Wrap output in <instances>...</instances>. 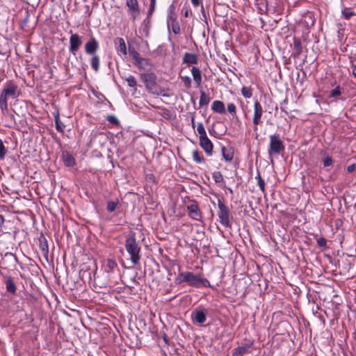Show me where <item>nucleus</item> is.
<instances>
[{
	"mask_svg": "<svg viewBox=\"0 0 356 356\" xmlns=\"http://www.w3.org/2000/svg\"><path fill=\"white\" fill-rule=\"evenodd\" d=\"M176 281L178 283L186 282L189 286L196 288L207 287L210 283L206 278L200 274L195 275L191 272H181L178 274Z\"/></svg>",
	"mask_w": 356,
	"mask_h": 356,
	"instance_id": "1",
	"label": "nucleus"
},
{
	"mask_svg": "<svg viewBox=\"0 0 356 356\" xmlns=\"http://www.w3.org/2000/svg\"><path fill=\"white\" fill-rule=\"evenodd\" d=\"M17 96V86L15 84L8 83L5 86L0 94V108L2 111L7 110L8 99H15Z\"/></svg>",
	"mask_w": 356,
	"mask_h": 356,
	"instance_id": "2",
	"label": "nucleus"
},
{
	"mask_svg": "<svg viewBox=\"0 0 356 356\" xmlns=\"http://www.w3.org/2000/svg\"><path fill=\"white\" fill-rule=\"evenodd\" d=\"M125 248L127 252L131 256V261L134 264H137L140 259V248L134 236L131 235L127 238Z\"/></svg>",
	"mask_w": 356,
	"mask_h": 356,
	"instance_id": "3",
	"label": "nucleus"
},
{
	"mask_svg": "<svg viewBox=\"0 0 356 356\" xmlns=\"http://www.w3.org/2000/svg\"><path fill=\"white\" fill-rule=\"evenodd\" d=\"M284 149V145L278 134L270 136V144L268 150L270 156L278 155Z\"/></svg>",
	"mask_w": 356,
	"mask_h": 356,
	"instance_id": "4",
	"label": "nucleus"
},
{
	"mask_svg": "<svg viewBox=\"0 0 356 356\" xmlns=\"http://www.w3.org/2000/svg\"><path fill=\"white\" fill-rule=\"evenodd\" d=\"M140 79L145 83V88L151 92H156V76L154 73H143Z\"/></svg>",
	"mask_w": 356,
	"mask_h": 356,
	"instance_id": "5",
	"label": "nucleus"
},
{
	"mask_svg": "<svg viewBox=\"0 0 356 356\" xmlns=\"http://www.w3.org/2000/svg\"><path fill=\"white\" fill-rule=\"evenodd\" d=\"M207 311L201 307H197L191 314V320L194 324L202 325L207 320Z\"/></svg>",
	"mask_w": 356,
	"mask_h": 356,
	"instance_id": "6",
	"label": "nucleus"
},
{
	"mask_svg": "<svg viewBox=\"0 0 356 356\" xmlns=\"http://www.w3.org/2000/svg\"><path fill=\"white\" fill-rule=\"evenodd\" d=\"M263 108L261 104L258 101H255L254 103V113H253V129L254 131L258 130V125L260 124L261 121V117L263 115Z\"/></svg>",
	"mask_w": 356,
	"mask_h": 356,
	"instance_id": "7",
	"label": "nucleus"
},
{
	"mask_svg": "<svg viewBox=\"0 0 356 356\" xmlns=\"http://www.w3.org/2000/svg\"><path fill=\"white\" fill-rule=\"evenodd\" d=\"M218 207L219 209L218 216L220 218V222L225 227H229V214L228 208L220 201H218Z\"/></svg>",
	"mask_w": 356,
	"mask_h": 356,
	"instance_id": "8",
	"label": "nucleus"
},
{
	"mask_svg": "<svg viewBox=\"0 0 356 356\" xmlns=\"http://www.w3.org/2000/svg\"><path fill=\"white\" fill-rule=\"evenodd\" d=\"M135 64L140 68L144 70H149L152 67L151 63L146 58H142L140 56L139 54L133 50L130 52Z\"/></svg>",
	"mask_w": 356,
	"mask_h": 356,
	"instance_id": "9",
	"label": "nucleus"
},
{
	"mask_svg": "<svg viewBox=\"0 0 356 356\" xmlns=\"http://www.w3.org/2000/svg\"><path fill=\"white\" fill-rule=\"evenodd\" d=\"M127 6L129 8V14L133 20L136 19L140 16V10L137 0H126Z\"/></svg>",
	"mask_w": 356,
	"mask_h": 356,
	"instance_id": "10",
	"label": "nucleus"
},
{
	"mask_svg": "<svg viewBox=\"0 0 356 356\" xmlns=\"http://www.w3.org/2000/svg\"><path fill=\"white\" fill-rule=\"evenodd\" d=\"M82 44L81 37L76 33H73L70 38L69 50L74 54L79 50Z\"/></svg>",
	"mask_w": 356,
	"mask_h": 356,
	"instance_id": "11",
	"label": "nucleus"
},
{
	"mask_svg": "<svg viewBox=\"0 0 356 356\" xmlns=\"http://www.w3.org/2000/svg\"><path fill=\"white\" fill-rule=\"evenodd\" d=\"M85 51L87 54L93 56L96 55L95 53L99 49V44L98 41L95 38H91L85 44Z\"/></svg>",
	"mask_w": 356,
	"mask_h": 356,
	"instance_id": "12",
	"label": "nucleus"
},
{
	"mask_svg": "<svg viewBox=\"0 0 356 356\" xmlns=\"http://www.w3.org/2000/svg\"><path fill=\"white\" fill-rule=\"evenodd\" d=\"M200 145L204 150L207 155L211 156L212 154L213 146L207 135L205 136L200 137Z\"/></svg>",
	"mask_w": 356,
	"mask_h": 356,
	"instance_id": "13",
	"label": "nucleus"
},
{
	"mask_svg": "<svg viewBox=\"0 0 356 356\" xmlns=\"http://www.w3.org/2000/svg\"><path fill=\"white\" fill-rule=\"evenodd\" d=\"M188 216L195 220H200L201 212L196 204H191L187 207Z\"/></svg>",
	"mask_w": 356,
	"mask_h": 356,
	"instance_id": "14",
	"label": "nucleus"
},
{
	"mask_svg": "<svg viewBox=\"0 0 356 356\" xmlns=\"http://www.w3.org/2000/svg\"><path fill=\"white\" fill-rule=\"evenodd\" d=\"M167 24L168 28H171L172 32L175 34H178L180 31L179 24L177 22L175 18L173 17L172 14H170L168 17Z\"/></svg>",
	"mask_w": 356,
	"mask_h": 356,
	"instance_id": "15",
	"label": "nucleus"
},
{
	"mask_svg": "<svg viewBox=\"0 0 356 356\" xmlns=\"http://www.w3.org/2000/svg\"><path fill=\"white\" fill-rule=\"evenodd\" d=\"M115 44L117 46L116 49L118 53H121L124 56L127 55V45L123 38H118L115 40Z\"/></svg>",
	"mask_w": 356,
	"mask_h": 356,
	"instance_id": "16",
	"label": "nucleus"
},
{
	"mask_svg": "<svg viewBox=\"0 0 356 356\" xmlns=\"http://www.w3.org/2000/svg\"><path fill=\"white\" fill-rule=\"evenodd\" d=\"M211 109L213 112L220 114H225L226 113L224 103L219 100H215L214 102H213L211 105Z\"/></svg>",
	"mask_w": 356,
	"mask_h": 356,
	"instance_id": "17",
	"label": "nucleus"
},
{
	"mask_svg": "<svg viewBox=\"0 0 356 356\" xmlns=\"http://www.w3.org/2000/svg\"><path fill=\"white\" fill-rule=\"evenodd\" d=\"M250 344H244L234 348L232 350V356H243V355L248 352V350L250 348Z\"/></svg>",
	"mask_w": 356,
	"mask_h": 356,
	"instance_id": "18",
	"label": "nucleus"
},
{
	"mask_svg": "<svg viewBox=\"0 0 356 356\" xmlns=\"http://www.w3.org/2000/svg\"><path fill=\"white\" fill-rule=\"evenodd\" d=\"M191 74L197 87H200L202 83V72L200 70L196 67H193Z\"/></svg>",
	"mask_w": 356,
	"mask_h": 356,
	"instance_id": "19",
	"label": "nucleus"
},
{
	"mask_svg": "<svg viewBox=\"0 0 356 356\" xmlns=\"http://www.w3.org/2000/svg\"><path fill=\"white\" fill-rule=\"evenodd\" d=\"M222 154L226 161H231L234 156V150L232 147H222Z\"/></svg>",
	"mask_w": 356,
	"mask_h": 356,
	"instance_id": "20",
	"label": "nucleus"
},
{
	"mask_svg": "<svg viewBox=\"0 0 356 356\" xmlns=\"http://www.w3.org/2000/svg\"><path fill=\"white\" fill-rule=\"evenodd\" d=\"M197 57L195 54L185 53L183 58V61L185 63L191 65L197 63Z\"/></svg>",
	"mask_w": 356,
	"mask_h": 356,
	"instance_id": "21",
	"label": "nucleus"
},
{
	"mask_svg": "<svg viewBox=\"0 0 356 356\" xmlns=\"http://www.w3.org/2000/svg\"><path fill=\"white\" fill-rule=\"evenodd\" d=\"M90 65L92 68L95 71L97 72L99 69L100 65V59L99 56L97 55H93L90 58Z\"/></svg>",
	"mask_w": 356,
	"mask_h": 356,
	"instance_id": "22",
	"label": "nucleus"
},
{
	"mask_svg": "<svg viewBox=\"0 0 356 356\" xmlns=\"http://www.w3.org/2000/svg\"><path fill=\"white\" fill-rule=\"evenodd\" d=\"M6 290L14 294L16 292V286L13 280L11 277H8L6 281Z\"/></svg>",
	"mask_w": 356,
	"mask_h": 356,
	"instance_id": "23",
	"label": "nucleus"
},
{
	"mask_svg": "<svg viewBox=\"0 0 356 356\" xmlns=\"http://www.w3.org/2000/svg\"><path fill=\"white\" fill-rule=\"evenodd\" d=\"M192 156L193 161L197 163H201L204 161V159L202 154L197 150H193L192 152Z\"/></svg>",
	"mask_w": 356,
	"mask_h": 356,
	"instance_id": "24",
	"label": "nucleus"
},
{
	"mask_svg": "<svg viewBox=\"0 0 356 356\" xmlns=\"http://www.w3.org/2000/svg\"><path fill=\"white\" fill-rule=\"evenodd\" d=\"M210 102V98L207 94H206L204 92H201L199 104L200 105L204 106L207 105Z\"/></svg>",
	"mask_w": 356,
	"mask_h": 356,
	"instance_id": "25",
	"label": "nucleus"
},
{
	"mask_svg": "<svg viewBox=\"0 0 356 356\" xmlns=\"http://www.w3.org/2000/svg\"><path fill=\"white\" fill-rule=\"evenodd\" d=\"M63 162L67 166H72L74 163V158L69 154H63Z\"/></svg>",
	"mask_w": 356,
	"mask_h": 356,
	"instance_id": "26",
	"label": "nucleus"
},
{
	"mask_svg": "<svg viewBox=\"0 0 356 356\" xmlns=\"http://www.w3.org/2000/svg\"><path fill=\"white\" fill-rule=\"evenodd\" d=\"M241 94L245 98H250L252 96V89L250 87H243Z\"/></svg>",
	"mask_w": 356,
	"mask_h": 356,
	"instance_id": "27",
	"label": "nucleus"
},
{
	"mask_svg": "<svg viewBox=\"0 0 356 356\" xmlns=\"http://www.w3.org/2000/svg\"><path fill=\"white\" fill-rule=\"evenodd\" d=\"M116 266L117 264L114 261L108 259L106 261L105 270L106 272L109 273L111 272Z\"/></svg>",
	"mask_w": 356,
	"mask_h": 356,
	"instance_id": "28",
	"label": "nucleus"
},
{
	"mask_svg": "<svg viewBox=\"0 0 356 356\" xmlns=\"http://www.w3.org/2000/svg\"><path fill=\"white\" fill-rule=\"evenodd\" d=\"M55 123L56 129L58 131H63L65 125L60 121L58 114L55 115Z\"/></svg>",
	"mask_w": 356,
	"mask_h": 356,
	"instance_id": "29",
	"label": "nucleus"
},
{
	"mask_svg": "<svg viewBox=\"0 0 356 356\" xmlns=\"http://www.w3.org/2000/svg\"><path fill=\"white\" fill-rule=\"evenodd\" d=\"M126 81L127 82V85L131 88H134L136 86V81L135 77L132 75H129L126 78Z\"/></svg>",
	"mask_w": 356,
	"mask_h": 356,
	"instance_id": "30",
	"label": "nucleus"
},
{
	"mask_svg": "<svg viewBox=\"0 0 356 356\" xmlns=\"http://www.w3.org/2000/svg\"><path fill=\"white\" fill-rule=\"evenodd\" d=\"M197 131L199 134L200 137L207 136V132H206L204 127V125H203V124L202 122H200L197 124Z\"/></svg>",
	"mask_w": 356,
	"mask_h": 356,
	"instance_id": "31",
	"label": "nucleus"
},
{
	"mask_svg": "<svg viewBox=\"0 0 356 356\" xmlns=\"http://www.w3.org/2000/svg\"><path fill=\"white\" fill-rule=\"evenodd\" d=\"M213 179L217 183L222 182L223 181V177L220 172H215L213 173Z\"/></svg>",
	"mask_w": 356,
	"mask_h": 356,
	"instance_id": "32",
	"label": "nucleus"
},
{
	"mask_svg": "<svg viewBox=\"0 0 356 356\" xmlns=\"http://www.w3.org/2000/svg\"><path fill=\"white\" fill-rule=\"evenodd\" d=\"M117 205V202L113 201H109L107 204V210L110 212H113L116 209Z\"/></svg>",
	"mask_w": 356,
	"mask_h": 356,
	"instance_id": "33",
	"label": "nucleus"
},
{
	"mask_svg": "<svg viewBox=\"0 0 356 356\" xmlns=\"http://www.w3.org/2000/svg\"><path fill=\"white\" fill-rule=\"evenodd\" d=\"M341 13H342L343 16L346 19H349V18H350V17H352L354 15L353 12H352L351 10L349 8H344L343 10H342Z\"/></svg>",
	"mask_w": 356,
	"mask_h": 356,
	"instance_id": "34",
	"label": "nucleus"
},
{
	"mask_svg": "<svg viewBox=\"0 0 356 356\" xmlns=\"http://www.w3.org/2000/svg\"><path fill=\"white\" fill-rule=\"evenodd\" d=\"M227 111L232 115H235L236 113V106L233 103L228 104Z\"/></svg>",
	"mask_w": 356,
	"mask_h": 356,
	"instance_id": "35",
	"label": "nucleus"
},
{
	"mask_svg": "<svg viewBox=\"0 0 356 356\" xmlns=\"http://www.w3.org/2000/svg\"><path fill=\"white\" fill-rule=\"evenodd\" d=\"M181 81H183L184 86L186 88L191 87L192 81L189 76H181Z\"/></svg>",
	"mask_w": 356,
	"mask_h": 356,
	"instance_id": "36",
	"label": "nucleus"
},
{
	"mask_svg": "<svg viewBox=\"0 0 356 356\" xmlns=\"http://www.w3.org/2000/svg\"><path fill=\"white\" fill-rule=\"evenodd\" d=\"M6 154V149L1 139H0V158L3 159Z\"/></svg>",
	"mask_w": 356,
	"mask_h": 356,
	"instance_id": "37",
	"label": "nucleus"
},
{
	"mask_svg": "<svg viewBox=\"0 0 356 356\" xmlns=\"http://www.w3.org/2000/svg\"><path fill=\"white\" fill-rule=\"evenodd\" d=\"M257 179H258V186H259V188L261 189V191L264 192V188H265V182H264V181L262 179V178L261 177L259 174L257 177Z\"/></svg>",
	"mask_w": 356,
	"mask_h": 356,
	"instance_id": "38",
	"label": "nucleus"
},
{
	"mask_svg": "<svg viewBox=\"0 0 356 356\" xmlns=\"http://www.w3.org/2000/svg\"><path fill=\"white\" fill-rule=\"evenodd\" d=\"M341 95V90L339 86H337L334 90H332L330 92V97H334L337 96H339Z\"/></svg>",
	"mask_w": 356,
	"mask_h": 356,
	"instance_id": "39",
	"label": "nucleus"
},
{
	"mask_svg": "<svg viewBox=\"0 0 356 356\" xmlns=\"http://www.w3.org/2000/svg\"><path fill=\"white\" fill-rule=\"evenodd\" d=\"M323 162L325 167H328L332 165V159L329 156L325 157Z\"/></svg>",
	"mask_w": 356,
	"mask_h": 356,
	"instance_id": "40",
	"label": "nucleus"
},
{
	"mask_svg": "<svg viewBox=\"0 0 356 356\" xmlns=\"http://www.w3.org/2000/svg\"><path fill=\"white\" fill-rule=\"evenodd\" d=\"M107 120L109 122L113 124H117L118 123V118L114 116V115H109L108 116L107 118Z\"/></svg>",
	"mask_w": 356,
	"mask_h": 356,
	"instance_id": "41",
	"label": "nucleus"
},
{
	"mask_svg": "<svg viewBox=\"0 0 356 356\" xmlns=\"http://www.w3.org/2000/svg\"><path fill=\"white\" fill-rule=\"evenodd\" d=\"M153 94H156V95H162V96H164V97H168V95L165 92V90L164 89H159L158 90L156 88V92H152Z\"/></svg>",
	"mask_w": 356,
	"mask_h": 356,
	"instance_id": "42",
	"label": "nucleus"
},
{
	"mask_svg": "<svg viewBox=\"0 0 356 356\" xmlns=\"http://www.w3.org/2000/svg\"><path fill=\"white\" fill-rule=\"evenodd\" d=\"M355 164H352V165H349L348 167H347V171L348 172H352L355 170Z\"/></svg>",
	"mask_w": 356,
	"mask_h": 356,
	"instance_id": "43",
	"label": "nucleus"
},
{
	"mask_svg": "<svg viewBox=\"0 0 356 356\" xmlns=\"http://www.w3.org/2000/svg\"><path fill=\"white\" fill-rule=\"evenodd\" d=\"M191 3L194 6H198L202 3L201 0H191Z\"/></svg>",
	"mask_w": 356,
	"mask_h": 356,
	"instance_id": "44",
	"label": "nucleus"
},
{
	"mask_svg": "<svg viewBox=\"0 0 356 356\" xmlns=\"http://www.w3.org/2000/svg\"><path fill=\"white\" fill-rule=\"evenodd\" d=\"M326 243V241L324 238H321L320 239L318 240V244L320 245V246H323L325 245Z\"/></svg>",
	"mask_w": 356,
	"mask_h": 356,
	"instance_id": "45",
	"label": "nucleus"
},
{
	"mask_svg": "<svg viewBox=\"0 0 356 356\" xmlns=\"http://www.w3.org/2000/svg\"><path fill=\"white\" fill-rule=\"evenodd\" d=\"M352 72L353 76L356 78V65H352Z\"/></svg>",
	"mask_w": 356,
	"mask_h": 356,
	"instance_id": "46",
	"label": "nucleus"
},
{
	"mask_svg": "<svg viewBox=\"0 0 356 356\" xmlns=\"http://www.w3.org/2000/svg\"><path fill=\"white\" fill-rule=\"evenodd\" d=\"M4 222V218L2 215L0 214V225L3 224Z\"/></svg>",
	"mask_w": 356,
	"mask_h": 356,
	"instance_id": "47",
	"label": "nucleus"
},
{
	"mask_svg": "<svg viewBox=\"0 0 356 356\" xmlns=\"http://www.w3.org/2000/svg\"><path fill=\"white\" fill-rule=\"evenodd\" d=\"M191 123H192L193 127H195V120H194V118H192Z\"/></svg>",
	"mask_w": 356,
	"mask_h": 356,
	"instance_id": "48",
	"label": "nucleus"
},
{
	"mask_svg": "<svg viewBox=\"0 0 356 356\" xmlns=\"http://www.w3.org/2000/svg\"><path fill=\"white\" fill-rule=\"evenodd\" d=\"M238 103L242 104V100L241 99H237L236 100Z\"/></svg>",
	"mask_w": 356,
	"mask_h": 356,
	"instance_id": "49",
	"label": "nucleus"
},
{
	"mask_svg": "<svg viewBox=\"0 0 356 356\" xmlns=\"http://www.w3.org/2000/svg\"><path fill=\"white\" fill-rule=\"evenodd\" d=\"M154 0H152V4H151V6H154Z\"/></svg>",
	"mask_w": 356,
	"mask_h": 356,
	"instance_id": "50",
	"label": "nucleus"
}]
</instances>
